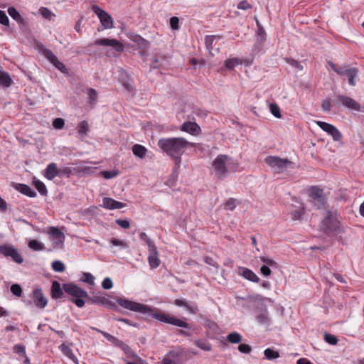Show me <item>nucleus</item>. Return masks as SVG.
<instances>
[{"label":"nucleus","instance_id":"f257e3e1","mask_svg":"<svg viewBox=\"0 0 364 364\" xmlns=\"http://www.w3.org/2000/svg\"><path fill=\"white\" fill-rule=\"evenodd\" d=\"M117 302L119 305L124 309L136 312H140L144 314L151 315L154 318L159 321L178 327H182L186 329L191 328L189 323L179 318L171 316L169 314L165 313H152V309L144 304L134 302L123 298L118 299Z\"/></svg>","mask_w":364,"mask_h":364},{"label":"nucleus","instance_id":"f03ea898","mask_svg":"<svg viewBox=\"0 0 364 364\" xmlns=\"http://www.w3.org/2000/svg\"><path fill=\"white\" fill-rule=\"evenodd\" d=\"M158 146L168 156L180 163L181 156L185 152L188 146H193V144L182 137H171L159 139Z\"/></svg>","mask_w":364,"mask_h":364},{"label":"nucleus","instance_id":"7ed1b4c3","mask_svg":"<svg viewBox=\"0 0 364 364\" xmlns=\"http://www.w3.org/2000/svg\"><path fill=\"white\" fill-rule=\"evenodd\" d=\"M212 166L215 176L220 179L225 178L230 172L236 170V164L232 158L225 154L218 155Z\"/></svg>","mask_w":364,"mask_h":364},{"label":"nucleus","instance_id":"20e7f679","mask_svg":"<svg viewBox=\"0 0 364 364\" xmlns=\"http://www.w3.org/2000/svg\"><path fill=\"white\" fill-rule=\"evenodd\" d=\"M63 289L67 294L75 297L72 301L77 307L81 308L85 305V301L82 299L88 297L86 291L73 284H64Z\"/></svg>","mask_w":364,"mask_h":364},{"label":"nucleus","instance_id":"39448f33","mask_svg":"<svg viewBox=\"0 0 364 364\" xmlns=\"http://www.w3.org/2000/svg\"><path fill=\"white\" fill-rule=\"evenodd\" d=\"M328 64L330 65L331 68L335 71L340 76L346 75L348 77V84L350 86H355L356 82L355 78L358 77V69L356 68H347L346 66H341L340 68H337L336 64L333 63L328 61Z\"/></svg>","mask_w":364,"mask_h":364},{"label":"nucleus","instance_id":"423d86ee","mask_svg":"<svg viewBox=\"0 0 364 364\" xmlns=\"http://www.w3.org/2000/svg\"><path fill=\"white\" fill-rule=\"evenodd\" d=\"M338 224L336 213L333 210H327L321 222V228L326 233H331L338 230Z\"/></svg>","mask_w":364,"mask_h":364},{"label":"nucleus","instance_id":"0eeeda50","mask_svg":"<svg viewBox=\"0 0 364 364\" xmlns=\"http://www.w3.org/2000/svg\"><path fill=\"white\" fill-rule=\"evenodd\" d=\"M265 162L277 173L284 172L292 165V163L287 159L272 156H267L265 159Z\"/></svg>","mask_w":364,"mask_h":364},{"label":"nucleus","instance_id":"6e6552de","mask_svg":"<svg viewBox=\"0 0 364 364\" xmlns=\"http://www.w3.org/2000/svg\"><path fill=\"white\" fill-rule=\"evenodd\" d=\"M309 196L316 208L321 209L325 207L326 198L322 189L317 186H312L309 188Z\"/></svg>","mask_w":364,"mask_h":364},{"label":"nucleus","instance_id":"1a4fd4ad","mask_svg":"<svg viewBox=\"0 0 364 364\" xmlns=\"http://www.w3.org/2000/svg\"><path fill=\"white\" fill-rule=\"evenodd\" d=\"M255 319L260 326H263L266 328L271 326L272 318L265 304L261 303L260 307L256 309Z\"/></svg>","mask_w":364,"mask_h":364},{"label":"nucleus","instance_id":"9d476101","mask_svg":"<svg viewBox=\"0 0 364 364\" xmlns=\"http://www.w3.org/2000/svg\"><path fill=\"white\" fill-rule=\"evenodd\" d=\"M92 11L98 16L104 29L113 28V20L111 16L97 5L92 6Z\"/></svg>","mask_w":364,"mask_h":364},{"label":"nucleus","instance_id":"9b49d317","mask_svg":"<svg viewBox=\"0 0 364 364\" xmlns=\"http://www.w3.org/2000/svg\"><path fill=\"white\" fill-rule=\"evenodd\" d=\"M47 232L50 235V240L53 242V248H63L65 241V235L63 232L56 227L48 228Z\"/></svg>","mask_w":364,"mask_h":364},{"label":"nucleus","instance_id":"f8f14e48","mask_svg":"<svg viewBox=\"0 0 364 364\" xmlns=\"http://www.w3.org/2000/svg\"><path fill=\"white\" fill-rule=\"evenodd\" d=\"M0 252L6 257H11L18 264H21L23 261L18 250L11 245L5 244L0 245Z\"/></svg>","mask_w":364,"mask_h":364},{"label":"nucleus","instance_id":"ddd939ff","mask_svg":"<svg viewBox=\"0 0 364 364\" xmlns=\"http://www.w3.org/2000/svg\"><path fill=\"white\" fill-rule=\"evenodd\" d=\"M315 122L323 131L331 135L334 141H339L342 139V134L333 124L321 121H316Z\"/></svg>","mask_w":364,"mask_h":364},{"label":"nucleus","instance_id":"4468645a","mask_svg":"<svg viewBox=\"0 0 364 364\" xmlns=\"http://www.w3.org/2000/svg\"><path fill=\"white\" fill-rule=\"evenodd\" d=\"M43 55L60 71L63 73H67L68 69L65 65L60 62L55 55L49 49L43 48L42 50Z\"/></svg>","mask_w":364,"mask_h":364},{"label":"nucleus","instance_id":"2eb2a0df","mask_svg":"<svg viewBox=\"0 0 364 364\" xmlns=\"http://www.w3.org/2000/svg\"><path fill=\"white\" fill-rule=\"evenodd\" d=\"M96 46H105L112 47L116 51L122 52L124 50L123 44L116 39L102 38L95 41Z\"/></svg>","mask_w":364,"mask_h":364},{"label":"nucleus","instance_id":"dca6fc26","mask_svg":"<svg viewBox=\"0 0 364 364\" xmlns=\"http://www.w3.org/2000/svg\"><path fill=\"white\" fill-rule=\"evenodd\" d=\"M337 98L345 107L354 111L360 110V105L354 99L343 95H338Z\"/></svg>","mask_w":364,"mask_h":364},{"label":"nucleus","instance_id":"f3484780","mask_svg":"<svg viewBox=\"0 0 364 364\" xmlns=\"http://www.w3.org/2000/svg\"><path fill=\"white\" fill-rule=\"evenodd\" d=\"M33 299L38 308L43 309L48 304V299L44 296L41 289H36L33 291Z\"/></svg>","mask_w":364,"mask_h":364},{"label":"nucleus","instance_id":"a211bd4d","mask_svg":"<svg viewBox=\"0 0 364 364\" xmlns=\"http://www.w3.org/2000/svg\"><path fill=\"white\" fill-rule=\"evenodd\" d=\"M102 206L109 210L121 209L126 206V204L117 201L111 198L105 197L102 199Z\"/></svg>","mask_w":364,"mask_h":364},{"label":"nucleus","instance_id":"6ab92c4d","mask_svg":"<svg viewBox=\"0 0 364 364\" xmlns=\"http://www.w3.org/2000/svg\"><path fill=\"white\" fill-rule=\"evenodd\" d=\"M174 304L179 307H184L189 313L195 314L198 312V306L191 301L186 299H177L174 300Z\"/></svg>","mask_w":364,"mask_h":364},{"label":"nucleus","instance_id":"aec40b11","mask_svg":"<svg viewBox=\"0 0 364 364\" xmlns=\"http://www.w3.org/2000/svg\"><path fill=\"white\" fill-rule=\"evenodd\" d=\"M59 168L55 163L49 164L45 169V177L48 180H53L55 177L58 176Z\"/></svg>","mask_w":364,"mask_h":364},{"label":"nucleus","instance_id":"412c9836","mask_svg":"<svg viewBox=\"0 0 364 364\" xmlns=\"http://www.w3.org/2000/svg\"><path fill=\"white\" fill-rule=\"evenodd\" d=\"M16 190L30 198L36 196V193L28 185L23 183H16L14 185Z\"/></svg>","mask_w":364,"mask_h":364},{"label":"nucleus","instance_id":"4be33fe9","mask_svg":"<svg viewBox=\"0 0 364 364\" xmlns=\"http://www.w3.org/2000/svg\"><path fill=\"white\" fill-rule=\"evenodd\" d=\"M181 130L191 134H196L200 130L199 126L195 122H185L181 125Z\"/></svg>","mask_w":364,"mask_h":364},{"label":"nucleus","instance_id":"5701e85b","mask_svg":"<svg viewBox=\"0 0 364 364\" xmlns=\"http://www.w3.org/2000/svg\"><path fill=\"white\" fill-rule=\"evenodd\" d=\"M239 274L251 282H259V278L251 269L247 268H240Z\"/></svg>","mask_w":364,"mask_h":364},{"label":"nucleus","instance_id":"b1692460","mask_svg":"<svg viewBox=\"0 0 364 364\" xmlns=\"http://www.w3.org/2000/svg\"><path fill=\"white\" fill-rule=\"evenodd\" d=\"M90 299L93 304H97L109 308H114L116 306L114 303L105 296H95L92 299L90 298Z\"/></svg>","mask_w":364,"mask_h":364},{"label":"nucleus","instance_id":"393cba45","mask_svg":"<svg viewBox=\"0 0 364 364\" xmlns=\"http://www.w3.org/2000/svg\"><path fill=\"white\" fill-rule=\"evenodd\" d=\"M132 41L137 45L139 49L141 50V53L145 52L149 47V41L139 36H134Z\"/></svg>","mask_w":364,"mask_h":364},{"label":"nucleus","instance_id":"a878e982","mask_svg":"<svg viewBox=\"0 0 364 364\" xmlns=\"http://www.w3.org/2000/svg\"><path fill=\"white\" fill-rule=\"evenodd\" d=\"M51 295H52V297L54 299H59V298L63 297V289L60 287V283L57 281H54L52 283Z\"/></svg>","mask_w":364,"mask_h":364},{"label":"nucleus","instance_id":"bb28decb","mask_svg":"<svg viewBox=\"0 0 364 364\" xmlns=\"http://www.w3.org/2000/svg\"><path fill=\"white\" fill-rule=\"evenodd\" d=\"M11 82L12 79L9 74L0 68V85L4 87H9L11 85Z\"/></svg>","mask_w":364,"mask_h":364},{"label":"nucleus","instance_id":"cd10ccee","mask_svg":"<svg viewBox=\"0 0 364 364\" xmlns=\"http://www.w3.org/2000/svg\"><path fill=\"white\" fill-rule=\"evenodd\" d=\"M9 16L18 23L25 25L26 21L20 15L18 11L14 7H9L8 9Z\"/></svg>","mask_w":364,"mask_h":364},{"label":"nucleus","instance_id":"c85d7f7f","mask_svg":"<svg viewBox=\"0 0 364 364\" xmlns=\"http://www.w3.org/2000/svg\"><path fill=\"white\" fill-rule=\"evenodd\" d=\"M33 184L41 196H47L48 190L43 182L36 178H33Z\"/></svg>","mask_w":364,"mask_h":364},{"label":"nucleus","instance_id":"c756f323","mask_svg":"<svg viewBox=\"0 0 364 364\" xmlns=\"http://www.w3.org/2000/svg\"><path fill=\"white\" fill-rule=\"evenodd\" d=\"M167 58L165 55L157 54L153 58V62L151 66L154 68H157L161 65H164Z\"/></svg>","mask_w":364,"mask_h":364},{"label":"nucleus","instance_id":"7c9ffc66","mask_svg":"<svg viewBox=\"0 0 364 364\" xmlns=\"http://www.w3.org/2000/svg\"><path fill=\"white\" fill-rule=\"evenodd\" d=\"M146 151L147 150L144 146L139 144H135L132 147L133 154L135 156L139 157L140 159H143L145 157Z\"/></svg>","mask_w":364,"mask_h":364},{"label":"nucleus","instance_id":"2f4dec72","mask_svg":"<svg viewBox=\"0 0 364 364\" xmlns=\"http://www.w3.org/2000/svg\"><path fill=\"white\" fill-rule=\"evenodd\" d=\"M264 358L269 360H274L279 358V356H280L279 351L274 350V349L270 348L264 350Z\"/></svg>","mask_w":364,"mask_h":364},{"label":"nucleus","instance_id":"473e14b6","mask_svg":"<svg viewBox=\"0 0 364 364\" xmlns=\"http://www.w3.org/2000/svg\"><path fill=\"white\" fill-rule=\"evenodd\" d=\"M39 13L44 18L48 21H54L55 18V15L50 10L46 7L40 8Z\"/></svg>","mask_w":364,"mask_h":364},{"label":"nucleus","instance_id":"72a5a7b5","mask_svg":"<svg viewBox=\"0 0 364 364\" xmlns=\"http://www.w3.org/2000/svg\"><path fill=\"white\" fill-rule=\"evenodd\" d=\"M87 94L88 95L89 103L94 106L97 103V92L93 88H88L87 90Z\"/></svg>","mask_w":364,"mask_h":364},{"label":"nucleus","instance_id":"f704fd0d","mask_svg":"<svg viewBox=\"0 0 364 364\" xmlns=\"http://www.w3.org/2000/svg\"><path fill=\"white\" fill-rule=\"evenodd\" d=\"M28 245L33 251H42L45 250L44 245L36 240H30Z\"/></svg>","mask_w":364,"mask_h":364},{"label":"nucleus","instance_id":"c9c22d12","mask_svg":"<svg viewBox=\"0 0 364 364\" xmlns=\"http://www.w3.org/2000/svg\"><path fill=\"white\" fill-rule=\"evenodd\" d=\"M227 340L231 343L237 344L242 341V336L237 332H232L227 336Z\"/></svg>","mask_w":364,"mask_h":364},{"label":"nucleus","instance_id":"e433bc0d","mask_svg":"<svg viewBox=\"0 0 364 364\" xmlns=\"http://www.w3.org/2000/svg\"><path fill=\"white\" fill-rule=\"evenodd\" d=\"M194 343L197 347L203 350L210 351L212 349V346L205 340H196Z\"/></svg>","mask_w":364,"mask_h":364},{"label":"nucleus","instance_id":"4c0bfd02","mask_svg":"<svg viewBox=\"0 0 364 364\" xmlns=\"http://www.w3.org/2000/svg\"><path fill=\"white\" fill-rule=\"evenodd\" d=\"M225 67L228 69H233L235 66L240 65L242 63V60L239 58H230L225 60Z\"/></svg>","mask_w":364,"mask_h":364},{"label":"nucleus","instance_id":"58836bf2","mask_svg":"<svg viewBox=\"0 0 364 364\" xmlns=\"http://www.w3.org/2000/svg\"><path fill=\"white\" fill-rule=\"evenodd\" d=\"M120 348L124 351V353L130 358H138L136 353L131 349V348L125 344L124 343L120 347Z\"/></svg>","mask_w":364,"mask_h":364},{"label":"nucleus","instance_id":"ea45409f","mask_svg":"<svg viewBox=\"0 0 364 364\" xmlns=\"http://www.w3.org/2000/svg\"><path fill=\"white\" fill-rule=\"evenodd\" d=\"M52 268L55 272H63L65 269V264L59 260H55L52 263Z\"/></svg>","mask_w":364,"mask_h":364},{"label":"nucleus","instance_id":"a19ab883","mask_svg":"<svg viewBox=\"0 0 364 364\" xmlns=\"http://www.w3.org/2000/svg\"><path fill=\"white\" fill-rule=\"evenodd\" d=\"M119 172L117 170H112V171H101L100 174L105 178V179H111L119 175Z\"/></svg>","mask_w":364,"mask_h":364},{"label":"nucleus","instance_id":"79ce46f5","mask_svg":"<svg viewBox=\"0 0 364 364\" xmlns=\"http://www.w3.org/2000/svg\"><path fill=\"white\" fill-rule=\"evenodd\" d=\"M73 168L72 167L65 166L59 168V175L58 177H70V176L73 173Z\"/></svg>","mask_w":364,"mask_h":364},{"label":"nucleus","instance_id":"37998d69","mask_svg":"<svg viewBox=\"0 0 364 364\" xmlns=\"http://www.w3.org/2000/svg\"><path fill=\"white\" fill-rule=\"evenodd\" d=\"M80 280L85 283H87L90 285H93L95 284L94 280L95 277L92 274L89 272H84Z\"/></svg>","mask_w":364,"mask_h":364},{"label":"nucleus","instance_id":"c03bdc74","mask_svg":"<svg viewBox=\"0 0 364 364\" xmlns=\"http://www.w3.org/2000/svg\"><path fill=\"white\" fill-rule=\"evenodd\" d=\"M59 348L67 357L73 359L74 355L73 351L65 343H62L59 346Z\"/></svg>","mask_w":364,"mask_h":364},{"label":"nucleus","instance_id":"a18cd8bd","mask_svg":"<svg viewBox=\"0 0 364 364\" xmlns=\"http://www.w3.org/2000/svg\"><path fill=\"white\" fill-rule=\"evenodd\" d=\"M148 259L151 267L156 268L159 265V259L157 257V254H150Z\"/></svg>","mask_w":364,"mask_h":364},{"label":"nucleus","instance_id":"49530a36","mask_svg":"<svg viewBox=\"0 0 364 364\" xmlns=\"http://www.w3.org/2000/svg\"><path fill=\"white\" fill-rule=\"evenodd\" d=\"M219 38V36H205V46L209 50L210 52H211V50L213 48V41H214L215 38Z\"/></svg>","mask_w":364,"mask_h":364},{"label":"nucleus","instance_id":"de8ad7c7","mask_svg":"<svg viewBox=\"0 0 364 364\" xmlns=\"http://www.w3.org/2000/svg\"><path fill=\"white\" fill-rule=\"evenodd\" d=\"M259 259L263 263L265 264L264 265H267L269 267H272V268L277 267V262L271 258L265 257H260Z\"/></svg>","mask_w":364,"mask_h":364},{"label":"nucleus","instance_id":"09e8293b","mask_svg":"<svg viewBox=\"0 0 364 364\" xmlns=\"http://www.w3.org/2000/svg\"><path fill=\"white\" fill-rule=\"evenodd\" d=\"M236 205H237L236 200L232 198H230L225 202V203L224 205V208L225 210L232 211L235 209V208L236 207Z\"/></svg>","mask_w":364,"mask_h":364},{"label":"nucleus","instance_id":"8fccbe9b","mask_svg":"<svg viewBox=\"0 0 364 364\" xmlns=\"http://www.w3.org/2000/svg\"><path fill=\"white\" fill-rule=\"evenodd\" d=\"M324 340L326 342L331 345H336L338 341L335 336L329 333H326L324 335Z\"/></svg>","mask_w":364,"mask_h":364},{"label":"nucleus","instance_id":"3c124183","mask_svg":"<svg viewBox=\"0 0 364 364\" xmlns=\"http://www.w3.org/2000/svg\"><path fill=\"white\" fill-rule=\"evenodd\" d=\"M271 113L277 118H281L280 109L276 104H271L269 106Z\"/></svg>","mask_w":364,"mask_h":364},{"label":"nucleus","instance_id":"603ef678","mask_svg":"<svg viewBox=\"0 0 364 364\" xmlns=\"http://www.w3.org/2000/svg\"><path fill=\"white\" fill-rule=\"evenodd\" d=\"M78 133L80 134H85L88 130V123L86 121H82L78 124Z\"/></svg>","mask_w":364,"mask_h":364},{"label":"nucleus","instance_id":"864d4df0","mask_svg":"<svg viewBox=\"0 0 364 364\" xmlns=\"http://www.w3.org/2000/svg\"><path fill=\"white\" fill-rule=\"evenodd\" d=\"M65 125V121L62 118H56L53 122V126L56 129H61Z\"/></svg>","mask_w":364,"mask_h":364},{"label":"nucleus","instance_id":"5fc2aeb1","mask_svg":"<svg viewBox=\"0 0 364 364\" xmlns=\"http://www.w3.org/2000/svg\"><path fill=\"white\" fill-rule=\"evenodd\" d=\"M11 291L15 296H20L22 294V289L19 284H14L11 287Z\"/></svg>","mask_w":364,"mask_h":364},{"label":"nucleus","instance_id":"6e6d98bb","mask_svg":"<svg viewBox=\"0 0 364 364\" xmlns=\"http://www.w3.org/2000/svg\"><path fill=\"white\" fill-rule=\"evenodd\" d=\"M170 26L173 30H178L179 28V19L176 16L171 17L170 19Z\"/></svg>","mask_w":364,"mask_h":364},{"label":"nucleus","instance_id":"4d7b16f0","mask_svg":"<svg viewBox=\"0 0 364 364\" xmlns=\"http://www.w3.org/2000/svg\"><path fill=\"white\" fill-rule=\"evenodd\" d=\"M102 287L105 289H110L113 287L112 281L110 278L106 277L102 283Z\"/></svg>","mask_w":364,"mask_h":364},{"label":"nucleus","instance_id":"13d9d810","mask_svg":"<svg viewBox=\"0 0 364 364\" xmlns=\"http://www.w3.org/2000/svg\"><path fill=\"white\" fill-rule=\"evenodd\" d=\"M238 350L242 353H250L252 350V348L248 344L242 343L238 346Z\"/></svg>","mask_w":364,"mask_h":364},{"label":"nucleus","instance_id":"bf43d9fd","mask_svg":"<svg viewBox=\"0 0 364 364\" xmlns=\"http://www.w3.org/2000/svg\"><path fill=\"white\" fill-rule=\"evenodd\" d=\"M9 23V20L5 11L0 10V23H1L4 26H8Z\"/></svg>","mask_w":364,"mask_h":364},{"label":"nucleus","instance_id":"052dcab7","mask_svg":"<svg viewBox=\"0 0 364 364\" xmlns=\"http://www.w3.org/2000/svg\"><path fill=\"white\" fill-rule=\"evenodd\" d=\"M13 349H14V353H16L18 355H25V354H26V348L23 346L15 345L14 346Z\"/></svg>","mask_w":364,"mask_h":364},{"label":"nucleus","instance_id":"680f3d73","mask_svg":"<svg viewBox=\"0 0 364 364\" xmlns=\"http://www.w3.org/2000/svg\"><path fill=\"white\" fill-rule=\"evenodd\" d=\"M146 245H148L150 254H157V250L154 241H152L151 240H147Z\"/></svg>","mask_w":364,"mask_h":364},{"label":"nucleus","instance_id":"e2e57ef3","mask_svg":"<svg viewBox=\"0 0 364 364\" xmlns=\"http://www.w3.org/2000/svg\"><path fill=\"white\" fill-rule=\"evenodd\" d=\"M321 107L324 111L329 112L332 107L331 100L329 99L323 100Z\"/></svg>","mask_w":364,"mask_h":364},{"label":"nucleus","instance_id":"0e129e2a","mask_svg":"<svg viewBox=\"0 0 364 364\" xmlns=\"http://www.w3.org/2000/svg\"><path fill=\"white\" fill-rule=\"evenodd\" d=\"M116 223L119 225L121 228L127 229L129 228L130 226V223L127 220H121L117 219L116 220Z\"/></svg>","mask_w":364,"mask_h":364},{"label":"nucleus","instance_id":"69168bd1","mask_svg":"<svg viewBox=\"0 0 364 364\" xmlns=\"http://www.w3.org/2000/svg\"><path fill=\"white\" fill-rule=\"evenodd\" d=\"M111 242L113 245L121 246L122 248H126L127 247L126 242L121 240L114 238L111 240Z\"/></svg>","mask_w":364,"mask_h":364},{"label":"nucleus","instance_id":"338daca9","mask_svg":"<svg viewBox=\"0 0 364 364\" xmlns=\"http://www.w3.org/2000/svg\"><path fill=\"white\" fill-rule=\"evenodd\" d=\"M251 8H252L251 5L246 1H242L237 5L238 9L246 10V9H249Z\"/></svg>","mask_w":364,"mask_h":364},{"label":"nucleus","instance_id":"774afa93","mask_svg":"<svg viewBox=\"0 0 364 364\" xmlns=\"http://www.w3.org/2000/svg\"><path fill=\"white\" fill-rule=\"evenodd\" d=\"M260 272L264 277H268L272 273L270 268L267 265L262 266L260 268Z\"/></svg>","mask_w":364,"mask_h":364}]
</instances>
